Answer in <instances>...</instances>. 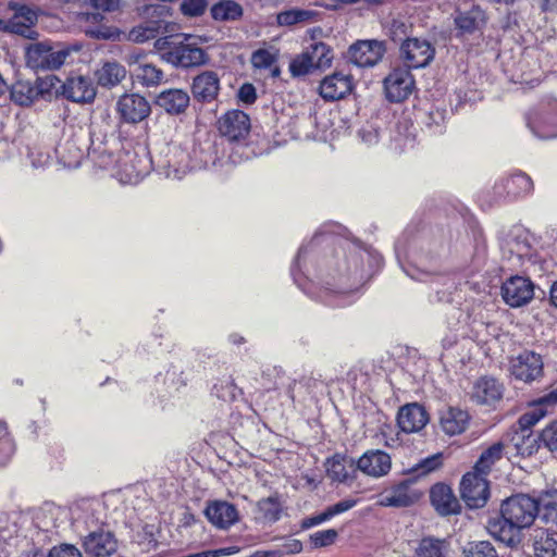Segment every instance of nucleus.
<instances>
[{
  "instance_id": "bb28decb",
  "label": "nucleus",
  "mask_w": 557,
  "mask_h": 557,
  "mask_svg": "<svg viewBox=\"0 0 557 557\" xmlns=\"http://www.w3.org/2000/svg\"><path fill=\"white\" fill-rule=\"evenodd\" d=\"M503 385L493 377L479 379L472 388L471 398L479 405H494L503 397Z\"/></svg>"
},
{
  "instance_id": "1a4fd4ad",
  "label": "nucleus",
  "mask_w": 557,
  "mask_h": 557,
  "mask_svg": "<svg viewBox=\"0 0 557 557\" xmlns=\"http://www.w3.org/2000/svg\"><path fill=\"white\" fill-rule=\"evenodd\" d=\"M411 69L406 65L395 67L384 78V90L386 98L391 102H400L406 100L413 91L414 78L410 72Z\"/></svg>"
},
{
  "instance_id": "e2e57ef3",
  "label": "nucleus",
  "mask_w": 557,
  "mask_h": 557,
  "mask_svg": "<svg viewBox=\"0 0 557 557\" xmlns=\"http://www.w3.org/2000/svg\"><path fill=\"white\" fill-rule=\"evenodd\" d=\"M276 22L280 26H293L298 24V17L296 13V9L287 10L281 12L276 16Z\"/></svg>"
},
{
  "instance_id": "680f3d73",
  "label": "nucleus",
  "mask_w": 557,
  "mask_h": 557,
  "mask_svg": "<svg viewBox=\"0 0 557 557\" xmlns=\"http://www.w3.org/2000/svg\"><path fill=\"white\" fill-rule=\"evenodd\" d=\"M90 4L98 11L114 12L120 9V0H90Z\"/></svg>"
},
{
  "instance_id": "09e8293b",
  "label": "nucleus",
  "mask_w": 557,
  "mask_h": 557,
  "mask_svg": "<svg viewBox=\"0 0 557 557\" xmlns=\"http://www.w3.org/2000/svg\"><path fill=\"white\" fill-rule=\"evenodd\" d=\"M339 276L341 278L347 277V281L352 278L359 284L363 278L361 256H350L349 260L345 262V273H341Z\"/></svg>"
},
{
  "instance_id": "4d7b16f0",
  "label": "nucleus",
  "mask_w": 557,
  "mask_h": 557,
  "mask_svg": "<svg viewBox=\"0 0 557 557\" xmlns=\"http://www.w3.org/2000/svg\"><path fill=\"white\" fill-rule=\"evenodd\" d=\"M48 557H82V553L74 545L62 544L60 546H54L49 552Z\"/></svg>"
},
{
  "instance_id": "de8ad7c7",
  "label": "nucleus",
  "mask_w": 557,
  "mask_h": 557,
  "mask_svg": "<svg viewBox=\"0 0 557 557\" xmlns=\"http://www.w3.org/2000/svg\"><path fill=\"white\" fill-rule=\"evenodd\" d=\"M338 537L335 529L317 531L309 535V542L313 548H322L333 545Z\"/></svg>"
},
{
  "instance_id": "69168bd1",
  "label": "nucleus",
  "mask_w": 557,
  "mask_h": 557,
  "mask_svg": "<svg viewBox=\"0 0 557 557\" xmlns=\"http://www.w3.org/2000/svg\"><path fill=\"white\" fill-rule=\"evenodd\" d=\"M359 135L363 143L374 145L379 141V133L372 127H363L359 131Z\"/></svg>"
},
{
  "instance_id": "4be33fe9",
  "label": "nucleus",
  "mask_w": 557,
  "mask_h": 557,
  "mask_svg": "<svg viewBox=\"0 0 557 557\" xmlns=\"http://www.w3.org/2000/svg\"><path fill=\"white\" fill-rule=\"evenodd\" d=\"M428 421V412L417 403L403 406L397 414L398 426L405 433L421 431L426 425Z\"/></svg>"
},
{
  "instance_id": "e433bc0d",
  "label": "nucleus",
  "mask_w": 557,
  "mask_h": 557,
  "mask_svg": "<svg viewBox=\"0 0 557 557\" xmlns=\"http://www.w3.org/2000/svg\"><path fill=\"white\" fill-rule=\"evenodd\" d=\"M448 543L432 536L423 537L414 552V557H447Z\"/></svg>"
},
{
  "instance_id": "864d4df0",
  "label": "nucleus",
  "mask_w": 557,
  "mask_h": 557,
  "mask_svg": "<svg viewBox=\"0 0 557 557\" xmlns=\"http://www.w3.org/2000/svg\"><path fill=\"white\" fill-rule=\"evenodd\" d=\"M88 156L100 166L103 169L110 168L115 159L114 156L111 152H108L107 150H100V148L96 147L94 141L91 143V146L89 148Z\"/></svg>"
},
{
  "instance_id": "bf43d9fd",
  "label": "nucleus",
  "mask_w": 557,
  "mask_h": 557,
  "mask_svg": "<svg viewBox=\"0 0 557 557\" xmlns=\"http://www.w3.org/2000/svg\"><path fill=\"white\" fill-rule=\"evenodd\" d=\"M238 99L246 104L253 103L257 99L255 86L252 84H244L238 90Z\"/></svg>"
},
{
  "instance_id": "4468645a",
  "label": "nucleus",
  "mask_w": 557,
  "mask_h": 557,
  "mask_svg": "<svg viewBox=\"0 0 557 557\" xmlns=\"http://www.w3.org/2000/svg\"><path fill=\"white\" fill-rule=\"evenodd\" d=\"M219 131L231 141L245 139L250 132V119L240 110H231L223 114L219 121Z\"/></svg>"
},
{
  "instance_id": "603ef678",
  "label": "nucleus",
  "mask_w": 557,
  "mask_h": 557,
  "mask_svg": "<svg viewBox=\"0 0 557 557\" xmlns=\"http://www.w3.org/2000/svg\"><path fill=\"white\" fill-rule=\"evenodd\" d=\"M207 7V0H183L181 11L185 16L196 17L202 15Z\"/></svg>"
},
{
  "instance_id": "72a5a7b5",
  "label": "nucleus",
  "mask_w": 557,
  "mask_h": 557,
  "mask_svg": "<svg viewBox=\"0 0 557 557\" xmlns=\"http://www.w3.org/2000/svg\"><path fill=\"white\" fill-rule=\"evenodd\" d=\"M258 519L264 523H274L280 520L282 503L277 494L261 498L257 503Z\"/></svg>"
},
{
  "instance_id": "58836bf2",
  "label": "nucleus",
  "mask_w": 557,
  "mask_h": 557,
  "mask_svg": "<svg viewBox=\"0 0 557 557\" xmlns=\"http://www.w3.org/2000/svg\"><path fill=\"white\" fill-rule=\"evenodd\" d=\"M211 15L215 21H236L243 16V8L233 0H221L212 5Z\"/></svg>"
},
{
  "instance_id": "c03bdc74",
  "label": "nucleus",
  "mask_w": 557,
  "mask_h": 557,
  "mask_svg": "<svg viewBox=\"0 0 557 557\" xmlns=\"http://www.w3.org/2000/svg\"><path fill=\"white\" fill-rule=\"evenodd\" d=\"M168 160L169 168L173 170L176 176L181 173H185L188 168V153L178 146H173L169 150Z\"/></svg>"
},
{
  "instance_id": "5701e85b",
  "label": "nucleus",
  "mask_w": 557,
  "mask_h": 557,
  "mask_svg": "<svg viewBox=\"0 0 557 557\" xmlns=\"http://www.w3.org/2000/svg\"><path fill=\"white\" fill-rule=\"evenodd\" d=\"M432 506L442 516L457 513L460 505L451 487L445 483H436L430 491Z\"/></svg>"
},
{
  "instance_id": "c9c22d12",
  "label": "nucleus",
  "mask_w": 557,
  "mask_h": 557,
  "mask_svg": "<svg viewBox=\"0 0 557 557\" xmlns=\"http://www.w3.org/2000/svg\"><path fill=\"white\" fill-rule=\"evenodd\" d=\"M133 77L145 87L157 86L162 83L164 74L152 63L145 62L131 70Z\"/></svg>"
},
{
  "instance_id": "20e7f679",
  "label": "nucleus",
  "mask_w": 557,
  "mask_h": 557,
  "mask_svg": "<svg viewBox=\"0 0 557 557\" xmlns=\"http://www.w3.org/2000/svg\"><path fill=\"white\" fill-rule=\"evenodd\" d=\"M71 519L78 536L102 529L101 504L97 499H79L71 506Z\"/></svg>"
},
{
  "instance_id": "2f4dec72",
  "label": "nucleus",
  "mask_w": 557,
  "mask_h": 557,
  "mask_svg": "<svg viewBox=\"0 0 557 557\" xmlns=\"http://www.w3.org/2000/svg\"><path fill=\"white\" fill-rule=\"evenodd\" d=\"M535 557H557V532L550 529H536L533 534Z\"/></svg>"
},
{
  "instance_id": "393cba45",
  "label": "nucleus",
  "mask_w": 557,
  "mask_h": 557,
  "mask_svg": "<svg viewBox=\"0 0 557 557\" xmlns=\"http://www.w3.org/2000/svg\"><path fill=\"white\" fill-rule=\"evenodd\" d=\"M327 476L332 481L348 483L355 479L356 459L342 454H335L326 460Z\"/></svg>"
},
{
  "instance_id": "338daca9",
  "label": "nucleus",
  "mask_w": 557,
  "mask_h": 557,
  "mask_svg": "<svg viewBox=\"0 0 557 557\" xmlns=\"http://www.w3.org/2000/svg\"><path fill=\"white\" fill-rule=\"evenodd\" d=\"M296 13L299 23L317 22L319 20V13L313 10L296 9Z\"/></svg>"
},
{
  "instance_id": "a18cd8bd",
  "label": "nucleus",
  "mask_w": 557,
  "mask_h": 557,
  "mask_svg": "<svg viewBox=\"0 0 557 557\" xmlns=\"http://www.w3.org/2000/svg\"><path fill=\"white\" fill-rule=\"evenodd\" d=\"M314 69L317 67L307 51L295 57L289 63V72L294 77L305 76Z\"/></svg>"
},
{
  "instance_id": "6e6d98bb",
  "label": "nucleus",
  "mask_w": 557,
  "mask_h": 557,
  "mask_svg": "<svg viewBox=\"0 0 557 557\" xmlns=\"http://www.w3.org/2000/svg\"><path fill=\"white\" fill-rule=\"evenodd\" d=\"M302 550V543L297 539L286 537L283 543L275 547V552L281 554V557L286 555L299 554Z\"/></svg>"
},
{
  "instance_id": "473e14b6",
  "label": "nucleus",
  "mask_w": 557,
  "mask_h": 557,
  "mask_svg": "<svg viewBox=\"0 0 557 557\" xmlns=\"http://www.w3.org/2000/svg\"><path fill=\"white\" fill-rule=\"evenodd\" d=\"M502 188L510 198H519L531 194L533 190V182L525 173H516L507 177Z\"/></svg>"
},
{
  "instance_id": "7c9ffc66",
  "label": "nucleus",
  "mask_w": 557,
  "mask_h": 557,
  "mask_svg": "<svg viewBox=\"0 0 557 557\" xmlns=\"http://www.w3.org/2000/svg\"><path fill=\"white\" fill-rule=\"evenodd\" d=\"M536 517L545 523L557 524V488H547L533 496Z\"/></svg>"
},
{
  "instance_id": "7ed1b4c3",
  "label": "nucleus",
  "mask_w": 557,
  "mask_h": 557,
  "mask_svg": "<svg viewBox=\"0 0 557 557\" xmlns=\"http://www.w3.org/2000/svg\"><path fill=\"white\" fill-rule=\"evenodd\" d=\"M169 13V8L163 4L145 5L141 10V14L154 20L145 21L133 27L128 33V39L137 44H143L157 38L166 30L168 22L164 17H166Z\"/></svg>"
},
{
  "instance_id": "a211bd4d",
  "label": "nucleus",
  "mask_w": 557,
  "mask_h": 557,
  "mask_svg": "<svg viewBox=\"0 0 557 557\" xmlns=\"http://www.w3.org/2000/svg\"><path fill=\"white\" fill-rule=\"evenodd\" d=\"M384 53V45L377 40L359 41L349 48L350 61L360 67L375 65Z\"/></svg>"
},
{
  "instance_id": "0e129e2a",
  "label": "nucleus",
  "mask_w": 557,
  "mask_h": 557,
  "mask_svg": "<svg viewBox=\"0 0 557 557\" xmlns=\"http://www.w3.org/2000/svg\"><path fill=\"white\" fill-rule=\"evenodd\" d=\"M356 505H357L356 499L346 498V499L339 500L338 503H336L330 507H331L334 516H337V515H341V513H344V512L350 510Z\"/></svg>"
},
{
  "instance_id": "2eb2a0df",
  "label": "nucleus",
  "mask_w": 557,
  "mask_h": 557,
  "mask_svg": "<svg viewBox=\"0 0 557 557\" xmlns=\"http://www.w3.org/2000/svg\"><path fill=\"white\" fill-rule=\"evenodd\" d=\"M9 9L12 10L14 14L7 21V33L21 35L29 39L35 38L37 33L33 29V26L37 22L36 12L26 5L15 2H10Z\"/></svg>"
},
{
  "instance_id": "5fc2aeb1",
  "label": "nucleus",
  "mask_w": 557,
  "mask_h": 557,
  "mask_svg": "<svg viewBox=\"0 0 557 557\" xmlns=\"http://www.w3.org/2000/svg\"><path fill=\"white\" fill-rule=\"evenodd\" d=\"M540 440L552 453H557V421L547 425L540 434Z\"/></svg>"
},
{
  "instance_id": "423d86ee",
  "label": "nucleus",
  "mask_w": 557,
  "mask_h": 557,
  "mask_svg": "<svg viewBox=\"0 0 557 557\" xmlns=\"http://www.w3.org/2000/svg\"><path fill=\"white\" fill-rule=\"evenodd\" d=\"M527 124L531 132L541 139L557 137V101L541 104L527 115Z\"/></svg>"
},
{
  "instance_id": "f03ea898",
  "label": "nucleus",
  "mask_w": 557,
  "mask_h": 557,
  "mask_svg": "<svg viewBox=\"0 0 557 557\" xmlns=\"http://www.w3.org/2000/svg\"><path fill=\"white\" fill-rule=\"evenodd\" d=\"M78 49L76 46L36 42L27 48L26 63L35 71H55L65 63L73 51Z\"/></svg>"
},
{
  "instance_id": "6ab92c4d",
  "label": "nucleus",
  "mask_w": 557,
  "mask_h": 557,
  "mask_svg": "<svg viewBox=\"0 0 557 557\" xmlns=\"http://www.w3.org/2000/svg\"><path fill=\"white\" fill-rule=\"evenodd\" d=\"M351 90V76L343 72H335L324 77L319 86V94L326 101L339 100L349 95Z\"/></svg>"
},
{
  "instance_id": "f704fd0d",
  "label": "nucleus",
  "mask_w": 557,
  "mask_h": 557,
  "mask_svg": "<svg viewBox=\"0 0 557 557\" xmlns=\"http://www.w3.org/2000/svg\"><path fill=\"white\" fill-rule=\"evenodd\" d=\"M126 70L117 62H106L97 72V82L102 87H113L122 82Z\"/></svg>"
},
{
  "instance_id": "f3484780",
  "label": "nucleus",
  "mask_w": 557,
  "mask_h": 557,
  "mask_svg": "<svg viewBox=\"0 0 557 557\" xmlns=\"http://www.w3.org/2000/svg\"><path fill=\"white\" fill-rule=\"evenodd\" d=\"M391 468V456L380 449L367 450L362 456L356 459V469L372 478L386 475Z\"/></svg>"
},
{
  "instance_id": "a19ab883",
  "label": "nucleus",
  "mask_w": 557,
  "mask_h": 557,
  "mask_svg": "<svg viewBox=\"0 0 557 557\" xmlns=\"http://www.w3.org/2000/svg\"><path fill=\"white\" fill-rule=\"evenodd\" d=\"M38 95L39 90L28 82H17L11 89L12 100L24 107L32 104Z\"/></svg>"
},
{
  "instance_id": "b1692460",
  "label": "nucleus",
  "mask_w": 557,
  "mask_h": 557,
  "mask_svg": "<svg viewBox=\"0 0 557 557\" xmlns=\"http://www.w3.org/2000/svg\"><path fill=\"white\" fill-rule=\"evenodd\" d=\"M220 90V79L215 72L206 71L193 79L191 92L197 101L211 102Z\"/></svg>"
},
{
  "instance_id": "9b49d317",
  "label": "nucleus",
  "mask_w": 557,
  "mask_h": 557,
  "mask_svg": "<svg viewBox=\"0 0 557 557\" xmlns=\"http://www.w3.org/2000/svg\"><path fill=\"white\" fill-rule=\"evenodd\" d=\"M79 537L85 554L90 557H109L117 549V541L114 534L103 528Z\"/></svg>"
},
{
  "instance_id": "dca6fc26",
  "label": "nucleus",
  "mask_w": 557,
  "mask_h": 557,
  "mask_svg": "<svg viewBox=\"0 0 557 557\" xmlns=\"http://www.w3.org/2000/svg\"><path fill=\"white\" fill-rule=\"evenodd\" d=\"M534 295L533 283L522 276H512L502 286L504 301L510 307H521L528 304Z\"/></svg>"
},
{
  "instance_id": "8fccbe9b",
  "label": "nucleus",
  "mask_w": 557,
  "mask_h": 557,
  "mask_svg": "<svg viewBox=\"0 0 557 557\" xmlns=\"http://www.w3.org/2000/svg\"><path fill=\"white\" fill-rule=\"evenodd\" d=\"M276 61L277 54L269 49H258L251 55V63L257 69H270Z\"/></svg>"
},
{
  "instance_id": "cd10ccee",
  "label": "nucleus",
  "mask_w": 557,
  "mask_h": 557,
  "mask_svg": "<svg viewBox=\"0 0 557 557\" xmlns=\"http://www.w3.org/2000/svg\"><path fill=\"white\" fill-rule=\"evenodd\" d=\"M190 97L187 91L178 88H170L161 91L156 104L171 115H180L189 107Z\"/></svg>"
},
{
  "instance_id": "9d476101",
  "label": "nucleus",
  "mask_w": 557,
  "mask_h": 557,
  "mask_svg": "<svg viewBox=\"0 0 557 557\" xmlns=\"http://www.w3.org/2000/svg\"><path fill=\"white\" fill-rule=\"evenodd\" d=\"M190 36L185 38V41L175 44L165 53L168 62L175 66L193 67L200 66L208 61L207 53L200 47L189 42Z\"/></svg>"
},
{
  "instance_id": "37998d69",
  "label": "nucleus",
  "mask_w": 557,
  "mask_h": 557,
  "mask_svg": "<svg viewBox=\"0 0 557 557\" xmlns=\"http://www.w3.org/2000/svg\"><path fill=\"white\" fill-rule=\"evenodd\" d=\"M307 52L317 69L329 66L333 59L330 47L324 42H315L311 45L310 50Z\"/></svg>"
},
{
  "instance_id": "052dcab7",
  "label": "nucleus",
  "mask_w": 557,
  "mask_h": 557,
  "mask_svg": "<svg viewBox=\"0 0 557 557\" xmlns=\"http://www.w3.org/2000/svg\"><path fill=\"white\" fill-rule=\"evenodd\" d=\"M15 451L13 440L0 441V465H5Z\"/></svg>"
},
{
  "instance_id": "ea45409f",
  "label": "nucleus",
  "mask_w": 557,
  "mask_h": 557,
  "mask_svg": "<svg viewBox=\"0 0 557 557\" xmlns=\"http://www.w3.org/2000/svg\"><path fill=\"white\" fill-rule=\"evenodd\" d=\"M503 443H494L481 454L473 467V470L487 475L495 462L503 457Z\"/></svg>"
},
{
  "instance_id": "c85d7f7f",
  "label": "nucleus",
  "mask_w": 557,
  "mask_h": 557,
  "mask_svg": "<svg viewBox=\"0 0 557 557\" xmlns=\"http://www.w3.org/2000/svg\"><path fill=\"white\" fill-rule=\"evenodd\" d=\"M470 422V416L466 410L449 407L443 410L440 416L442 431L449 435H459L466 431Z\"/></svg>"
},
{
  "instance_id": "0eeeda50",
  "label": "nucleus",
  "mask_w": 557,
  "mask_h": 557,
  "mask_svg": "<svg viewBox=\"0 0 557 557\" xmlns=\"http://www.w3.org/2000/svg\"><path fill=\"white\" fill-rule=\"evenodd\" d=\"M484 475L476 471L466 473L460 482V495L468 507L482 508L490 498V486Z\"/></svg>"
},
{
  "instance_id": "f8f14e48",
  "label": "nucleus",
  "mask_w": 557,
  "mask_h": 557,
  "mask_svg": "<svg viewBox=\"0 0 557 557\" xmlns=\"http://www.w3.org/2000/svg\"><path fill=\"white\" fill-rule=\"evenodd\" d=\"M116 111L122 121L136 124L147 119L151 113L148 100L138 94H125L116 103Z\"/></svg>"
},
{
  "instance_id": "412c9836",
  "label": "nucleus",
  "mask_w": 557,
  "mask_h": 557,
  "mask_svg": "<svg viewBox=\"0 0 557 557\" xmlns=\"http://www.w3.org/2000/svg\"><path fill=\"white\" fill-rule=\"evenodd\" d=\"M62 95L73 102L89 103L96 97V88L89 77L72 76L62 85Z\"/></svg>"
},
{
  "instance_id": "3c124183",
  "label": "nucleus",
  "mask_w": 557,
  "mask_h": 557,
  "mask_svg": "<svg viewBox=\"0 0 557 557\" xmlns=\"http://www.w3.org/2000/svg\"><path fill=\"white\" fill-rule=\"evenodd\" d=\"M412 33V26L401 20H394L389 26V37L394 42H400V45L410 38L409 35Z\"/></svg>"
},
{
  "instance_id": "774afa93",
  "label": "nucleus",
  "mask_w": 557,
  "mask_h": 557,
  "mask_svg": "<svg viewBox=\"0 0 557 557\" xmlns=\"http://www.w3.org/2000/svg\"><path fill=\"white\" fill-rule=\"evenodd\" d=\"M143 59H144V54L137 53V52L128 53L125 57V61L128 64V66L131 67V70L135 69L138 65L144 64L145 62H143Z\"/></svg>"
},
{
  "instance_id": "49530a36",
  "label": "nucleus",
  "mask_w": 557,
  "mask_h": 557,
  "mask_svg": "<svg viewBox=\"0 0 557 557\" xmlns=\"http://www.w3.org/2000/svg\"><path fill=\"white\" fill-rule=\"evenodd\" d=\"M443 465V454L437 453L421 459L417 462L412 468L411 472L417 473L418 475L429 474L437 469H440Z\"/></svg>"
},
{
  "instance_id": "6e6552de",
  "label": "nucleus",
  "mask_w": 557,
  "mask_h": 557,
  "mask_svg": "<svg viewBox=\"0 0 557 557\" xmlns=\"http://www.w3.org/2000/svg\"><path fill=\"white\" fill-rule=\"evenodd\" d=\"M399 52L404 65L409 69H422L433 61L435 48L426 39L413 37L407 38L400 45Z\"/></svg>"
},
{
  "instance_id": "c756f323",
  "label": "nucleus",
  "mask_w": 557,
  "mask_h": 557,
  "mask_svg": "<svg viewBox=\"0 0 557 557\" xmlns=\"http://www.w3.org/2000/svg\"><path fill=\"white\" fill-rule=\"evenodd\" d=\"M508 436V448L515 450V454L518 456L530 457L539 449L537 441L540 436L534 435L533 432L522 431L512 426Z\"/></svg>"
},
{
  "instance_id": "aec40b11",
  "label": "nucleus",
  "mask_w": 557,
  "mask_h": 557,
  "mask_svg": "<svg viewBox=\"0 0 557 557\" xmlns=\"http://www.w3.org/2000/svg\"><path fill=\"white\" fill-rule=\"evenodd\" d=\"M421 497V492L412 487L411 480H405L393 486L388 493L383 495L379 505L383 507H408Z\"/></svg>"
},
{
  "instance_id": "4c0bfd02",
  "label": "nucleus",
  "mask_w": 557,
  "mask_h": 557,
  "mask_svg": "<svg viewBox=\"0 0 557 557\" xmlns=\"http://www.w3.org/2000/svg\"><path fill=\"white\" fill-rule=\"evenodd\" d=\"M455 23L462 34H472L485 24L484 12L479 8H473L468 12L460 13L455 18Z\"/></svg>"
},
{
  "instance_id": "39448f33",
  "label": "nucleus",
  "mask_w": 557,
  "mask_h": 557,
  "mask_svg": "<svg viewBox=\"0 0 557 557\" xmlns=\"http://www.w3.org/2000/svg\"><path fill=\"white\" fill-rule=\"evenodd\" d=\"M509 373L515 380L527 384L540 381L544 376L543 357L524 349L509 359Z\"/></svg>"
},
{
  "instance_id": "79ce46f5",
  "label": "nucleus",
  "mask_w": 557,
  "mask_h": 557,
  "mask_svg": "<svg viewBox=\"0 0 557 557\" xmlns=\"http://www.w3.org/2000/svg\"><path fill=\"white\" fill-rule=\"evenodd\" d=\"M462 557H498L495 547L487 541L468 543L462 549Z\"/></svg>"
},
{
  "instance_id": "13d9d810",
  "label": "nucleus",
  "mask_w": 557,
  "mask_h": 557,
  "mask_svg": "<svg viewBox=\"0 0 557 557\" xmlns=\"http://www.w3.org/2000/svg\"><path fill=\"white\" fill-rule=\"evenodd\" d=\"M85 33L92 37V38H97V39H110V38H115L116 35H117V32L116 29H112L110 27H106L103 25H99L95 28H87L85 30Z\"/></svg>"
},
{
  "instance_id": "f257e3e1",
  "label": "nucleus",
  "mask_w": 557,
  "mask_h": 557,
  "mask_svg": "<svg viewBox=\"0 0 557 557\" xmlns=\"http://www.w3.org/2000/svg\"><path fill=\"white\" fill-rule=\"evenodd\" d=\"M536 505L529 494H515L504 499L499 515L487 520L486 530L497 541L513 547L521 542V531L536 519Z\"/></svg>"
},
{
  "instance_id": "ddd939ff",
  "label": "nucleus",
  "mask_w": 557,
  "mask_h": 557,
  "mask_svg": "<svg viewBox=\"0 0 557 557\" xmlns=\"http://www.w3.org/2000/svg\"><path fill=\"white\" fill-rule=\"evenodd\" d=\"M556 405L557 385L554 386L547 394L534 400L530 405V408L520 416L515 426L522 431L532 432V426H534L539 421L547 416L549 407H554Z\"/></svg>"
},
{
  "instance_id": "a878e982",
  "label": "nucleus",
  "mask_w": 557,
  "mask_h": 557,
  "mask_svg": "<svg viewBox=\"0 0 557 557\" xmlns=\"http://www.w3.org/2000/svg\"><path fill=\"white\" fill-rule=\"evenodd\" d=\"M205 515L208 520L219 529H227L238 521L236 507L222 500L208 504Z\"/></svg>"
}]
</instances>
